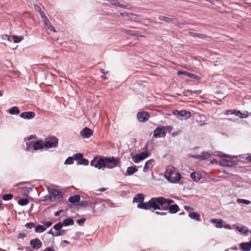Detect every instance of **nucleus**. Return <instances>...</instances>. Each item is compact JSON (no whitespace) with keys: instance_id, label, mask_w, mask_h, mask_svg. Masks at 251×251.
<instances>
[{"instance_id":"f257e3e1","label":"nucleus","mask_w":251,"mask_h":251,"mask_svg":"<svg viewBox=\"0 0 251 251\" xmlns=\"http://www.w3.org/2000/svg\"><path fill=\"white\" fill-rule=\"evenodd\" d=\"M174 203V201L171 199H167L160 196L151 198L148 201L147 210L154 211L156 210L166 211V205Z\"/></svg>"},{"instance_id":"f03ea898","label":"nucleus","mask_w":251,"mask_h":251,"mask_svg":"<svg viewBox=\"0 0 251 251\" xmlns=\"http://www.w3.org/2000/svg\"><path fill=\"white\" fill-rule=\"evenodd\" d=\"M165 177L171 183H176L181 178V176L173 166H168L165 171Z\"/></svg>"},{"instance_id":"7ed1b4c3","label":"nucleus","mask_w":251,"mask_h":251,"mask_svg":"<svg viewBox=\"0 0 251 251\" xmlns=\"http://www.w3.org/2000/svg\"><path fill=\"white\" fill-rule=\"evenodd\" d=\"M104 162L105 165H104L103 168L111 169L119 166L120 164V159L118 157L113 156L104 157Z\"/></svg>"},{"instance_id":"20e7f679","label":"nucleus","mask_w":251,"mask_h":251,"mask_svg":"<svg viewBox=\"0 0 251 251\" xmlns=\"http://www.w3.org/2000/svg\"><path fill=\"white\" fill-rule=\"evenodd\" d=\"M144 197L142 194L139 193L135 196L133 199V202L138 203L137 208L147 210L148 201L144 202Z\"/></svg>"},{"instance_id":"39448f33","label":"nucleus","mask_w":251,"mask_h":251,"mask_svg":"<svg viewBox=\"0 0 251 251\" xmlns=\"http://www.w3.org/2000/svg\"><path fill=\"white\" fill-rule=\"evenodd\" d=\"M49 198L51 201H61L63 200V193L59 190L51 189L49 191Z\"/></svg>"},{"instance_id":"423d86ee","label":"nucleus","mask_w":251,"mask_h":251,"mask_svg":"<svg viewBox=\"0 0 251 251\" xmlns=\"http://www.w3.org/2000/svg\"><path fill=\"white\" fill-rule=\"evenodd\" d=\"M58 139L57 137L52 136L46 138L44 143L45 148L47 149L54 148L58 146Z\"/></svg>"},{"instance_id":"0eeeda50","label":"nucleus","mask_w":251,"mask_h":251,"mask_svg":"<svg viewBox=\"0 0 251 251\" xmlns=\"http://www.w3.org/2000/svg\"><path fill=\"white\" fill-rule=\"evenodd\" d=\"M132 160L135 163H138L141 160H143L149 156V153L147 152H142L136 154L133 153H130Z\"/></svg>"},{"instance_id":"6e6552de","label":"nucleus","mask_w":251,"mask_h":251,"mask_svg":"<svg viewBox=\"0 0 251 251\" xmlns=\"http://www.w3.org/2000/svg\"><path fill=\"white\" fill-rule=\"evenodd\" d=\"M173 114L180 119H187L191 116V113L185 110H182L180 111L177 110H174L173 112Z\"/></svg>"},{"instance_id":"1a4fd4ad","label":"nucleus","mask_w":251,"mask_h":251,"mask_svg":"<svg viewBox=\"0 0 251 251\" xmlns=\"http://www.w3.org/2000/svg\"><path fill=\"white\" fill-rule=\"evenodd\" d=\"M90 165L91 166L94 167L98 169H102L105 164L104 162V157L100 158H94L90 162Z\"/></svg>"},{"instance_id":"9d476101","label":"nucleus","mask_w":251,"mask_h":251,"mask_svg":"<svg viewBox=\"0 0 251 251\" xmlns=\"http://www.w3.org/2000/svg\"><path fill=\"white\" fill-rule=\"evenodd\" d=\"M165 127L159 126L157 127L153 132V136L155 138L164 137L166 135L165 131Z\"/></svg>"},{"instance_id":"9b49d317","label":"nucleus","mask_w":251,"mask_h":251,"mask_svg":"<svg viewBox=\"0 0 251 251\" xmlns=\"http://www.w3.org/2000/svg\"><path fill=\"white\" fill-rule=\"evenodd\" d=\"M219 164L220 165L225 167H231L237 165L235 161L226 159H221L219 162Z\"/></svg>"},{"instance_id":"f8f14e48","label":"nucleus","mask_w":251,"mask_h":251,"mask_svg":"<svg viewBox=\"0 0 251 251\" xmlns=\"http://www.w3.org/2000/svg\"><path fill=\"white\" fill-rule=\"evenodd\" d=\"M80 134L83 138H89L93 134V131L88 127H85L80 133Z\"/></svg>"},{"instance_id":"ddd939ff","label":"nucleus","mask_w":251,"mask_h":251,"mask_svg":"<svg viewBox=\"0 0 251 251\" xmlns=\"http://www.w3.org/2000/svg\"><path fill=\"white\" fill-rule=\"evenodd\" d=\"M137 117L140 122H143L147 121L150 117V115L148 112L143 111L138 112L137 115Z\"/></svg>"},{"instance_id":"4468645a","label":"nucleus","mask_w":251,"mask_h":251,"mask_svg":"<svg viewBox=\"0 0 251 251\" xmlns=\"http://www.w3.org/2000/svg\"><path fill=\"white\" fill-rule=\"evenodd\" d=\"M172 204V203H170L168 205H166L167 208L166 211L168 210L171 214H175L178 211L179 207L176 204Z\"/></svg>"},{"instance_id":"2eb2a0df","label":"nucleus","mask_w":251,"mask_h":251,"mask_svg":"<svg viewBox=\"0 0 251 251\" xmlns=\"http://www.w3.org/2000/svg\"><path fill=\"white\" fill-rule=\"evenodd\" d=\"M154 162L155 160L153 159H151L148 160L145 163L144 167L143 168V172L145 173L149 170H151L154 165Z\"/></svg>"},{"instance_id":"dca6fc26","label":"nucleus","mask_w":251,"mask_h":251,"mask_svg":"<svg viewBox=\"0 0 251 251\" xmlns=\"http://www.w3.org/2000/svg\"><path fill=\"white\" fill-rule=\"evenodd\" d=\"M35 116V113L32 111L24 112L21 113L20 117L24 119H32Z\"/></svg>"},{"instance_id":"f3484780","label":"nucleus","mask_w":251,"mask_h":251,"mask_svg":"<svg viewBox=\"0 0 251 251\" xmlns=\"http://www.w3.org/2000/svg\"><path fill=\"white\" fill-rule=\"evenodd\" d=\"M30 244L33 249H38L42 245L41 241L38 238H35L30 241Z\"/></svg>"},{"instance_id":"a211bd4d","label":"nucleus","mask_w":251,"mask_h":251,"mask_svg":"<svg viewBox=\"0 0 251 251\" xmlns=\"http://www.w3.org/2000/svg\"><path fill=\"white\" fill-rule=\"evenodd\" d=\"M44 147V143L41 140H38L33 143V149L34 151L42 150Z\"/></svg>"},{"instance_id":"6ab92c4d","label":"nucleus","mask_w":251,"mask_h":251,"mask_svg":"<svg viewBox=\"0 0 251 251\" xmlns=\"http://www.w3.org/2000/svg\"><path fill=\"white\" fill-rule=\"evenodd\" d=\"M240 248L243 251H250L251 250V243L243 242L240 244Z\"/></svg>"},{"instance_id":"aec40b11","label":"nucleus","mask_w":251,"mask_h":251,"mask_svg":"<svg viewBox=\"0 0 251 251\" xmlns=\"http://www.w3.org/2000/svg\"><path fill=\"white\" fill-rule=\"evenodd\" d=\"M158 19L160 20L163 21L166 23H175L176 22V20L174 18H171L168 17H165L164 16L160 15L159 16Z\"/></svg>"},{"instance_id":"412c9836","label":"nucleus","mask_w":251,"mask_h":251,"mask_svg":"<svg viewBox=\"0 0 251 251\" xmlns=\"http://www.w3.org/2000/svg\"><path fill=\"white\" fill-rule=\"evenodd\" d=\"M189 217L190 219L194 220L196 221L200 222L201 218L200 214L197 212H192L189 213Z\"/></svg>"},{"instance_id":"4be33fe9","label":"nucleus","mask_w":251,"mask_h":251,"mask_svg":"<svg viewBox=\"0 0 251 251\" xmlns=\"http://www.w3.org/2000/svg\"><path fill=\"white\" fill-rule=\"evenodd\" d=\"M210 222L216 223V226L217 228H222L223 227V220L221 219H211Z\"/></svg>"},{"instance_id":"5701e85b","label":"nucleus","mask_w":251,"mask_h":251,"mask_svg":"<svg viewBox=\"0 0 251 251\" xmlns=\"http://www.w3.org/2000/svg\"><path fill=\"white\" fill-rule=\"evenodd\" d=\"M191 178L195 182H198L201 178V176L196 172L191 173L190 174Z\"/></svg>"},{"instance_id":"b1692460","label":"nucleus","mask_w":251,"mask_h":251,"mask_svg":"<svg viewBox=\"0 0 251 251\" xmlns=\"http://www.w3.org/2000/svg\"><path fill=\"white\" fill-rule=\"evenodd\" d=\"M80 196L78 195H75L70 197L69 198V201L72 203H75L78 202L80 201Z\"/></svg>"},{"instance_id":"393cba45","label":"nucleus","mask_w":251,"mask_h":251,"mask_svg":"<svg viewBox=\"0 0 251 251\" xmlns=\"http://www.w3.org/2000/svg\"><path fill=\"white\" fill-rule=\"evenodd\" d=\"M20 110L17 106H13L8 109V112L11 115H18L20 113Z\"/></svg>"},{"instance_id":"a878e982","label":"nucleus","mask_w":251,"mask_h":251,"mask_svg":"<svg viewBox=\"0 0 251 251\" xmlns=\"http://www.w3.org/2000/svg\"><path fill=\"white\" fill-rule=\"evenodd\" d=\"M124 32L126 34L131 35L132 36H134L136 38H138L140 36H142L141 35H139V34L136 33L135 31L130 30V29H125L124 30Z\"/></svg>"},{"instance_id":"bb28decb","label":"nucleus","mask_w":251,"mask_h":251,"mask_svg":"<svg viewBox=\"0 0 251 251\" xmlns=\"http://www.w3.org/2000/svg\"><path fill=\"white\" fill-rule=\"evenodd\" d=\"M62 224L64 226H72L74 224V221L72 218H68L64 219Z\"/></svg>"},{"instance_id":"cd10ccee","label":"nucleus","mask_w":251,"mask_h":251,"mask_svg":"<svg viewBox=\"0 0 251 251\" xmlns=\"http://www.w3.org/2000/svg\"><path fill=\"white\" fill-rule=\"evenodd\" d=\"M138 171L137 169L135 166L134 167H128L127 168L126 172L127 174L130 176L133 175L134 173Z\"/></svg>"},{"instance_id":"c85d7f7f","label":"nucleus","mask_w":251,"mask_h":251,"mask_svg":"<svg viewBox=\"0 0 251 251\" xmlns=\"http://www.w3.org/2000/svg\"><path fill=\"white\" fill-rule=\"evenodd\" d=\"M11 38H12L14 42L16 43L20 42L24 39V36L22 35L17 36L13 35L11 36Z\"/></svg>"},{"instance_id":"c756f323","label":"nucleus","mask_w":251,"mask_h":251,"mask_svg":"<svg viewBox=\"0 0 251 251\" xmlns=\"http://www.w3.org/2000/svg\"><path fill=\"white\" fill-rule=\"evenodd\" d=\"M45 25L48 27V29L50 30V31H55L54 27L52 26L51 23L50 22L49 19L45 20L44 22Z\"/></svg>"},{"instance_id":"7c9ffc66","label":"nucleus","mask_w":251,"mask_h":251,"mask_svg":"<svg viewBox=\"0 0 251 251\" xmlns=\"http://www.w3.org/2000/svg\"><path fill=\"white\" fill-rule=\"evenodd\" d=\"M46 230V227H45L44 226L42 225H38L36 226L35 228V230L36 232L37 233H42Z\"/></svg>"},{"instance_id":"2f4dec72","label":"nucleus","mask_w":251,"mask_h":251,"mask_svg":"<svg viewBox=\"0 0 251 251\" xmlns=\"http://www.w3.org/2000/svg\"><path fill=\"white\" fill-rule=\"evenodd\" d=\"M237 229L239 232H242L243 233H246L249 231L248 228L245 226H237Z\"/></svg>"},{"instance_id":"473e14b6","label":"nucleus","mask_w":251,"mask_h":251,"mask_svg":"<svg viewBox=\"0 0 251 251\" xmlns=\"http://www.w3.org/2000/svg\"><path fill=\"white\" fill-rule=\"evenodd\" d=\"M29 202L28 200L27 199H21L18 200V203L22 206L27 205Z\"/></svg>"},{"instance_id":"72a5a7b5","label":"nucleus","mask_w":251,"mask_h":251,"mask_svg":"<svg viewBox=\"0 0 251 251\" xmlns=\"http://www.w3.org/2000/svg\"><path fill=\"white\" fill-rule=\"evenodd\" d=\"M210 156V154L208 152H202L201 154V159H207Z\"/></svg>"},{"instance_id":"f704fd0d","label":"nucleus","mask_w":251,"mask_h":251,"mask_svg":"<svg viewBox=\"0 0 251 251\" xmlns=\"http://www.w3.org/2000/svg\"><path fill=\"white\" fill-rule=\"evenodd\" d=\"M78 164L79 165H87L89 164V161L87 159L82 157L79 161H78Z\"/></svg>"},{"instance_id":"c9c22d12","label":"nucleus","mask_w":251,"mask_h":251,"mask_svg":"<svg viewBox=\"0 0 251 251\" xmlns=\"http://www.w3.org/2000/svg\"><path fill=\"white\" fill-rule=\"evenodd\" d=\"M63 225L62 223L59 222V223L55 224V225H54L53 228L54 230L58 231L59 230H60L62 229V228L63 227Z\"/></svg>"},{"instance_id":"e433bc0d","label":"nucleus","mask_w":251,"mask_h":251,"mask_svg":"<svg viewBox=\"0 0 251 251\" xmlns=\"http://www.w3.org/2000/svg\"><path fill=\"white\" fill-rule=\"evenodd\" d=\"M13 197V196L11 194H4L2 196V199L4 201H9L11 200Z\"/></svg>"},{"instance_id":"4c0bfd02","label":"nucleus","mask_w":251,"mask_h":251,"mask_svg":"<svg viewBox=\"0 0 251 251\" xmlns=\"http://www.w3.org/2000/svg\"><path fill=\"white\" fill-rule=\"evenodd\" d=\"M92 204L91 201H82L80 202V205L83 207H86Z\"/></svg>"},{"instance_id":"58836bf2","label":"nucleus","mask_w":251,"mask_h":251,"mask_svg":"<svg viewBox=\"0 0 251 251\" xmlns=\"http://www.w3.org/2000/svg\"><path fill=\"white\" fill-rule=\"evenodd\" d=\"M74 162V158H73V156H70L66 159L65 161V164L67 165H70L73 164Z\"/></svg>"},{"instance_id":"ea45409f","label":"nucleus","mask_w":251,"mask_h":251,"mask_svg":"<svg viewBox=\"0 0 251 251\" xmlns=\"http://www.w3.org/2000/svg\"><path fill=\"white\" fill-rule=\"evenodd\" d=\"M66 233V231L64 229H61L58 232H55V234H53V236H59L65 235Z\"/></svg>"},{"instance_id":"a19ab883","label":"nucleus","mask_w":251,"mask_h":251,"mask_svg":"<svg viewBox=\"0 0 251 251\" xmlns=\"http://www.w3.org/2000/svg\"><path fill=\"white\" fill-rule=\"evenodd\" d=\"M192 36L195 37H199L200 38L204 39L205 37V35L202 34H199L197 33H190Z\"/></svg>"},{"instance_id":"79ce46f5","label":"nucleus","mask_w":251,"mask_h":251,"mask_svg":"<svg viewBox=\"0 0 251 251\" xmlns=\"http://www.w3.org/2000/svg\"><path fill=\"white\" fill-rule=\"evenodd\" d=\"M33 147V144L31 142H27L26 143V148H25V151H30L31 148Z\"/></svg>"},{"instance_id":"37998d69","label":"nucleus","mask_w":251,"mask_h":251,"mask_svg":"<svg viewBox=\"0 0 251 251\" xmlns=\"http://www.w3.org/2000/svg\"><path fill=\"white\" fill-rule=\"evenodd\" d=\"M128 17L131 20L134 21L138 19V15L134 13H129V16Z\"/></svg>"},{"instance_id":"c03bdc74","label":"nucleus","mask_w":251,"mask_h":251,"mask_svg":"<svg viewBox=\"0 0 251 251\" xmlns=\"http://www.w3.org/2000/svg\"><path fill=\"white\" fill-rule=\"evenodd\" d=\"M237 201L238 203H241L247 205L250 204L251 203V202L250 201L241 199H238Z\"/></svg>"},{"instance_id":"a18cd8bd","label":"nucleus","mask_w":251,"mask_h":251,"mask_svg":"<svg viewBox=\"0 0 251 251\" xmlns=\"http://www.w3.org/2000/svg\"><path fill=\"white\" fill-rule=\"evenodd\" d=\"M73 158H74V160H78V161H79V159H81V158L83 157V155H82V154H81L80 153H76V154H75L73 156Z\"/></svg>"},{"instance_id":"49530a36","label":"nucleus","mask_w":251,"mask_h":251,"mask_svg":"<svg viewBox=\"0 0 251 251\" xmlns=\"http://www.w3.org/2000/svg\"><path fill=\"white\" fill-rule=\"evenodd\" d=\"M35 226V225L32 222L27 223L25 224V227L27 229H31Z\"/></svg>"},{"instance_id":"de8ad7c7","label":"nucleus","mask_w":251,"mask_h":251,"mask_svg":"<svg viewBox=\"0 0 251 251\" xmlns=\"http://www.w3.org/2000/svg\"><path fill=\"white\" fill-rule=\"evenodd\" d=\"M187 76L191 78L196 79L198 77V76L195 74H192L191 73L188 72L186 75Z\"/></svg>"},{"instance_id":"09e8293b","label":"nucleus","mask_w":251,"mask_h":251,"mask_svg":"<svg viewBox=\"0 0 251 251\" xmlns=\"http://www.w3.org/2000/svg\"><path fill=\"white\" fill-rule=\"evenodd\" d=\"M39 14L41 16V17L43 20L44 22L45 21V20L48 19L46 15H45V13L43 11H42L41 12L39 13Z\"/></svg>"},{"instance_id":"8fccbe9b","label":"nucleus","mask_w":251,"mask_h":251,"mask_svg":"<svg viewBox=\"0 0 251 251\" xmlns=\"http://www.w3.org/2000/svg\"><path fill=\"white\" fill-rule=\"evenodd\" d=\"M116 6L118 7H121V8H125V9H129L127 7L126 5L122 4L119 2H118L117 3Z\"/></svg>"},{"instance_id":"3c124183","label":"nucleus","mask_w":251,"mask_h":251,"mask_svg":"<svg viewBox=\"0 0 251 251\" xmlns=\"http://www.w3.org/2000/svg\"><path fill=\"white\" fill-rule=\"evenodd\" d=\"M43 224L45 226H46L47 227H49L52 225V222L51 221H48V222H44V223H43Z\"/></svg>"},{"instance_id":"603ef678","label":"nucleus","mask_w":251,"mask_h":251,"mask_svg":"<svg viewBox=\"0 0 251 251\" xmlns=\"http://www.w3.org/2000/svg\"><path fill=\"white\" fill-rule=\"evenodd\" d=\"M26 236L25 233L24 232L20 233L18 235V238L19 239H23Z\"/></svg>"},{"instance_id":"864d4df0","label":"nucleus","mask_w":251,"mask_h":251,"mask_svg":"<svg viewBox=\"0 0 251 251\" xmlns=\"http://www.w3.org/2000/svg\"><path fill=\"white\" fill-rule=\"evenodd\" d=\"M248 116H249V115H248V113L247 111L246 113H242L241 112V114L240 115L241 118H247Z\"/></svg>"},{"instance_id":"5fc2aeb1","label":"nucleus","mask_w":251,"mask_h":251,"mask_svg":"<svg viewBox=\"0 0 251 251\" xmlns=\"http://www.w3.org/2000/svg\"><path fill=\"white\" fill-rule=\"evenodd\" d=\"M2 39L3 40H8V41H10V38L9 36H8L7 35H3L2 36Z\"/></svg>"},{"instance_id":"6e6d98bb","label":"nucleus","mask_w":251,"mask_h":251,"mask_svg":"<svg viewBox=\"0 0 251 251\" xmlns=\"http://www.w3.org/2000/svg\"><path fill=\"white\" fill-rule=\"evenodd\" d=\"M34 9L36 11L38 12L39 13L41 12L42 11L41 7L38 5H34Z\"/></svg>"},{"instance_id":"4d7b16f0","label":"nucleus","mask_w":251,"mask_h":251,"mask_svg":"<svg viewBox=\"0 0 251 251\" xmlns=\"http://www.w3.org/2000/svg\"><path fill=\"white\" fill-rule=\"evenodd\" d=\"M36 138V135H31L30 136H29V137H28L27 138V139L25 138V140L26 141V140H30L32 139H35Z\"/></svg>"},{"instance_id":"13d9d810","label":"nucleus","mask_w":251,"mask_h":251,"mask_svg":"<svg viewBox=\"0 0 251 251\" xmlns=\"http://www.w3.org/2000/svg\"><path fill=\"white\" fill-rule=\"evenodd\" d=\"M85 218H81V219H78L77 220L76 222L78 224H81L84 223L85 222Z\"/></svg>"},{"instance_id":"bf43d9fd","label":"nucleus","mask_w":251,"mask_h":251,"mask_svg":"<svg viewBox=\"0 0 251 251\" xmlns=\"http://www.w3.org/2000/svg\"><path fill=\"white\" fill-rule=\"evenodd\" d=\"M184 209L187 211L193 210L194 208L188 205H184Z\"/></svg>"},{"instance_id":"052dcab7","label":"nucleus","mask_w":251,"mask_h":251,"mask_svg":"<svg viewBox=\"0 0 251 251\" xmlns=\"http://www.w3.org/2000/svg\"><path fill=\"white\" fill-rule=\"evenodd\" d=\"M155 213L157 215L164 216L167 214V213L163 212L155 211Z\"/></svg>"},{"instance_id":"680f3d73","label":"nucleus","mask_w":251,"mask_h":251,"mask_svg":"<svg viewBox=\"0 0 251 251\" xmlns=\"http://www.w3.org/2000/svg\"><path fill=\"white\" fill-rule=\"evenodd\" d=\"M43 251H55L53 247H47Z\"/></svg>"},{"instance_id":"e2e57ef3","label":"nucleus","mask_w":251,"mask_h":251,"mask_svg":"<svg viewBox=\"0 0 251 251\" xmlns=\"http://www.w3.org/2000/svg\"><path fill=\"white\" fill-rule=\"evenodd\" d=\"M187 73L188 72L186 71H178L177 74L178 75H186Z\"/></svg>"},{"instance_id":"0e129e2a","label":"nucleus","mask_w":251,"mask_h":251,"mask_svg":"<svg viewBox=\"0 0 251 251\" xmlns=\"http://www.w3.org/2000/svg\"><path fill=\"white\" fill-rule=\"evenodd\" d=\"M235 115L237 116H239L240 117V115L241 114V112L239 110H235L234 113Z\"/></svg>"},{"instance_id":"69168bd1","label":"nucleus","mask_w":251,"mask_h":251,"mask_svg":"<svg viewBox=\"0 0 251 251\" xmlns=\"http://www.w3.org/2000/svg\"><path fill=\"white\" fill-rule=\"evenodd\" d=\"M89 206H90V208H91V209L92 210L93 213H95V206L94 205V204H93V203L90 204Z\"/></svg>"},{"instance_id":"338daca9","label":"nucleus","mask_w":251,"mask_h":251,"mask_svg":"<svg viewBox=\"0 0 251 251\" xmlns=\"http://www.w3.org/2000/svg\"><path fill=\"white\" fill-rule=\"evenodd\" d=\"M120 15L122 16H126L129 17V13L127 12H123L120 13Z\"/></svg>"},{"instance_id":"774afa93","label":"nucleus","mask_w":251,"mask_h":251,"mask_svg":"<svg viewBox=\"0 0 251 251\" xmlns=\"http://www.w3.org/2000/svg\"><path fill=\"white\" fill-rule=\"evenodd\" d=\"M223 227H224L225 228L228 229H231V226L229 225H227V224L223 225Z\"/></svg>"}]
</instances>
